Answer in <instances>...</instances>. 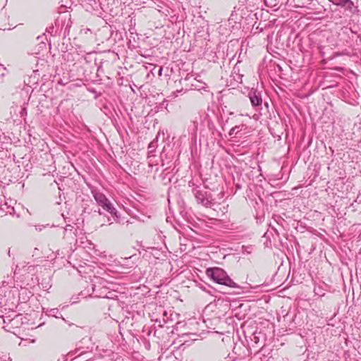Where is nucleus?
<instances>
[{
  "label": "nucleus",
  "instance_id": "1",
  "mask_svg": "<svg viewBox=\"0 0 361 361\" xmlns=\"http://www.w3.org/2000/svg\"><path fill=\"white\" fill-rule=\"evenodd\" d=\"M206 275L214 282L231 288H240V286L234 282L227 273L219 267H209L206 269Z\"/></svg>",
  "mask_w": 361,
  "mask_h": 361
},
{
  "label": "nucleus",
  "instance_id": "2",
  "mask_svg": "<svg viewBox=\"0 0 361 361\" xmlns=\"http://www.w3.org/2000/svg\"><path fill=\"white\" fill-rule=\"evenodd\" d=\"M92 193L93 197L98 204L102 207L104 210L109 212L114 218V221L116 222L119 221L118 213L107 197L103 193L99 192H92Z\"/></svg>",
  "mask_w": 361,
  "mask_h": 361
},
{
  "label": "nucleus",
  "instance_id": "3",
  "mask_svg": "<svg viewBox=\"0 0 361 361\" xmlns=\"http://www.w3.org/2000/svg\"><path fill=\"white\" fill-rule=\"evenodd\" d=\"M109 282L99 276H94L90 281V288L92 290V295L94 296L98 293V290H102L104 288Z\"/></svg>",
  "mask_w": 361,
  "mask_h": 361
},
{
  "label": "nucleus",
  "instance_id": "4",
  "mask_svg": "<svg viewBox=\"0 0 361 361\" xmlns=\"http://www.w3.org/2000/svg\"><path fill=\"white\" fill-rule=\"evenodd\" d=\"M248 97L252 107L262 109V97L260 91L252 89L248 93Z\"/></svg>",
  "mask_w": 361,
  "mask_h": 361
},
{
  "label": "nucleus",
  "instance_id": "5",
  "mask_svg": "<svg viewBox=\"0 0 361 361\" xmlns=\"http://www.w3.org/2000/svg\"><path fill=\"white\" fill-rule=\"evenodd\" d=\"M93 343L92 341V338L89 336H85L82 338L78 343L77 347L74 351H71L69 353L71 355H75L77 352L81 350V348H85L86 350H92L93 349Z\"/></svg>",
  "mask_w": 361,
  "mask_h": 361
},
{
  "label": "nucleus",
  "instance_id": "6",
  "mask_svg": "<svg viewBox=\"0 0 361 361\" xmlns=\"http://www.w3.org/2000/svg\"><path fill=\"white\" fill-rule=\"evenodd\" d=\"M12 313L14 314V316L10 320V326H8V324L5 325L4 326V329L7 331L15 333L13 330L19 328V326L23 324V317L22 314H16L15 312Z\"/></svg>",
  "mask_w": 361,
  "mask_h": 361
},
{
  "label": "nucleus",
  "instance_id": "7",
  "mask_svg": "<svg viewBox=\"0 0 361 361\" xmlns=\"http://www.w3.org/2000/svg\"><path fill=\"white\" fill-rule=\"evenodd\" d=\"M193 194L197 203L202 204L206 207H210L212 204V201L207 196V194L202 190L194 189Z\"/></svg>",
  "mask_w": 361,
  "mask_h": 361
},
{
  "label": "nucleus",
  "instance_id": "8",
  "mask_svg": "<svg viewBox=\"0 0 361 361\" xmlns=\"http://www.w3.org/2000/svg\"><path fill=\"white\" fill-rule=\"evenodd\" d=\"M334 5L345 8L346 11H348L351 13H355V9L356 7L354 5V3L351 0H329Z\"/></svg>",
  "mask_w": 361,
  "mask_h": 361
},
{
  "label": "nucleus",
  "instance_id": "9",
  "mask_svg": "<svg viewBox=\"0 0 361 361\" xmlns=\"http://www.w3.org/2000/svg\"><path fill=\"white\" fill-rule=\"evenodd\" d=\"M115 293L109 290L107 285L102 290H98V293L94 296V298H114Z\"/></svg>",
  "mask_w": 361,
  "mask_h": 361
},
{
  "label": "nucleus",
  "instance_id": "10",
  "mask_svg": "<svg viewBox=\"0 0 361 361\" xmlns=\"http://www.w3.org/2000/svg\"><path fill=\"white\" fill-rule=\"evenodd\" d=\"M93 204L94 203L92 200H82L81 203L82 214H90L92 212V209L90 208V205Z\"/></svg>",
  "mask_w": 361,
  "mask_h": 361
},
{
  "label": "nucleus",
  "instance_id": "11",
  "mask_svg": "<svg viewBox=\"0 0 361 361\" xmlns=\"http://www.w3.org/2000/svg\"><path fill=\"white\" fill-rule=\"evenodd\" d=\"M244 126V125H240L233 127L228 132V135L230 137H235L239 132L242 130Z\"/></svg>",
  "mask_w": 361,
  "mask_h": 361
},
{
  "label": "nucleus",
  "instance_id": "12",
  "mask_svg": "<svg viewBox=\"0 0 361 361\" xmlns=\"http://www.w3.org/2000/svg\"><path fill=\"white\" fill-rule=\"evenodd\" d=\"M157 139L154 140L152 141L148 146V154L149 156H152V154L155 152L157 147Z\"/></svg>",
  "mask_w": 361,
  "mask_h": 361
},
{
  "label": "nucleus",
  "instance_id": "13",
  "mask_svg": "<svg viewBox=\"0 0 361 361\" xmlns=\"http://www.w3.org/2000/svg\"><path fill=\"white\" fill-rule=\"evenodd\" d=\"M91 293H92V290L90 288V283L87 285V287H85V288L83 290H82L80 292V295L82 298H87V297H93L94 298V295H92Z\"/></svg>",
  "mask_w": 361,
  "mask_h": 361
},
{
  "label": "nucleus",
  "instance_id": "14",
  "mask_svg": "<svg viewBox=\"0 0 361 361\" xmlns=\"http://www.w3.org/2000/svg\"><path fill=\"white\" fill-rule=\"evenodd\" d=\"M133 257V256H130L129 258L123 259V262H122V266H126L127 267H133V264H131L130 263V260L129 259H131Z\"/></svg>",
  "mask_w": 361,
  "mask_h": 361
},
{
  "label": "nucleus",
  "instance_id": "15",
  "mask_svg": "<svg viewBox=\"0 0 361 361\" xmlns=\"http://www.w3.org/2000/svg\"><path fill=\"white\" fill-rule=\"evenodd\" d=\"M13 317L9 314V315H7V316H3V320H4V324H6V325L8 324V326H10V320Z\"/></svg>",
  "mask_w": 361,
  "mask_h": 361
},
{
  "label": "nucleus",
  "instance_id": "16",
  "mask_svg": "<svg viewBox=\"0 0 361 361\" xmlns=\"http://www.w3.org/2000/svg\"><path fill=\"white\" fill-rule=\"evenodd\" d=\"M13 317L9 314V315H7V316H3V320H4V324H6V325L8 324V326H10V320Z\"/></svg>",
  "mask_w": 361,
  "mask_h": 361
},
{
  "label": "nucleus",
  "instance_id": "17",
  "mask_svg": "<svg viewBox=\"0 0 361 361\" xmlns=\"http://www.w3.org/2000/svg\"><path fill=\"white\" fill-rule=\"evenodd\" d=\"M23 268H26L27 272L32 273L35 271V267L33 265L25 266L23 264Z\"/></svg>",
  "mask_w": 361,
  "mask_h": 361
},
{
  "label": "nucleus",
  "instance_id": "18",
  "mask_svg": "<svg viewBox=\"0 0 361 361\" xmlns=\"http://www.w3.org/2000/svg\"><path fill=\"white\" fill-rule=\"evenodd\" d=\"M49 224L44 226V225H37L35 226V230L38 232H40L42 231L44 228H46L47 226H48Z\"/></svg>",
  "mask_w": 361,
  "mask_h": 361
},
{
  "label": "nucleus",
  "instance_id": "19",
  "mask_svg": "<svg viewBox=\"0 0 361 361\" xmlns=\"http://www.w3.org/2000/svg\"><path fill=\"white\" fill-rule=\"evenodd\" d=\"M92 350H86L85 348H81V350L77 352L78 355L77 356H81L83 354H85L87 353L91 352Z\"/></svg>",
  "mask_w": 361,
  "mask_h": 361
},
{
  "label": "nucleus",
  "instance_id": "20",
  "mask_svg": "<svg viewBox=\"0 0 361 361\" xmlns=\"http://www.w3.org/2000/svg\"><path fill=\"white\" fill-rule=\"evenodd\" d=\"M42 288L44 290H47L51 287V285H49V283H41Z\"/></svg>",
  "mask_w": 361,
  "mask_h": 361
},
{
  "label": "nucleus",
  "instance_id": "21",
  "mask_svg": "<svg viewBox=\"0 0 361 361\" xmlns=\"http://www.w3.org/2000/svg\"><path fill=\"white\" fill-rule=\"evenodd\" d=\"M39 249L35 247L34 248L33 251H32V257H39Z\"/></svg>",
  "mask_w": 361,
  "mask_h": 361
},
{
  "label": "nucleus",
  "instance_id": "22",
  "mask_svg": "<svg viewBox=\"0 0 361 361\" xmlns=\"http://www.w3.org/2000/svg\"><path fill=\"white\" fill-rule=\"evenodd\" d=\"M242 77H243V75L237 74V77H235V76H234V79H235L237 82H242Z\"/></svg>",
  "mask_w": 361,
  "mask_h": 361
},
{
  "label": "nucleus",
  "instance_id": "23",
  "mask_svg": "<svg viewBox=\"0 0 361 361\" xmlns=\"http://www.w3.org/2000/svg\"><path fill=\"white\" fill-rule=\"evenodd\" d=\"M264 1H265V3H266V4L269 3V4H270L271 6H276V5H277V4H276V3H274V4H273L274 1H273L272 0H264Z\"/></svg>",
  "mask_w": 361,
  "mask_h": 361
},
{
  "label": "nucleus",
  "instance_id": "24",
  "mask_svg": "<svg viewBox=\"0 0 361 361\" xmlns=\"http://www.w3.org/2000/svg\"><path fill=\"white\" fill-rule=\"evenodd\" d=\"M264 1H265V3H266V4L269 3V4H270L271 6H276V5H277V4H276V3H274V4H273L274 1H273L272 0H264Z\"/></svg>",
  "mask_w": 361,
  "mask_h": 361
},
{
  "label": "nucleus",
  "instance_id": "25",
  "mask_svg": "<svg viewBox=\"0 0 361 361\" xmlns=\"http://www.w3.org/2000/svg\"><path fill=\"white\" fill-rule=\"evenodd\" d=\"M164 151H165V147H164L163 150H162V152L161 153V159L162 161H164V157L165 156L164 155Z\"/></svg>",
  "mask_w": 361,
  "mask_h": 361
},
{
  "label": "nucleus",
  "instance_id": "26",
  "mask_svg": "<svg viewBox=\"0 0 361 361\" xmlns=\"http://www.w3.org/2000/svg\"><path fill=\"white\" fill-rule=\"evenodd\" d=\"M162 71H163V68H162V67H161V68L159 69V71H158V75H159V76H161V74H162Z\"/></svg>",
  "mask_w": 361,
  "mask_h": 361
},
{
  "label": "nucleus",
  "instance_id": "27",
  "mask_svg": "<svg viewBox=\"0 0 361 361\" xmlns=\"http://www.w3.org/2000/svg\"><path fill=\"white\" fill-rule=\"evenodd\" d=\"M25 341H29V343H35V339H26Z\"/></svg>",
  "mask_w": 361,
  "mask_h": 361
},
{
  "label": "nucleus",
  "instance_id": "28",
  "mask_svg": "<svg viewBox=\"0 0 361 361\" xmlns=\"http://www.w3.org/2000/svg\"><path fill=\"white\" fill-rule=\"evenodd\" d=\"M53 30H54V27H50L49 29H47L48 32H51V33L53 32Z\"/></svg>",
  "mask_w": 361,
  "mask_h": 361
},
{
  "label": "nucleus",
  "instance_id": "29",
  "mask_svg": "<svg viewBox=\"0 0 361 361\" xmlns=\"http://www.w3.org/2000/svg\"><path fill=\"white\" fill-rule=\"evenodd\" d=\"M236 70H237V67H236V66H235V67L233 68V74L235 73Z\"/></svg>",
  "mask_w": 361,
  "mask_h": 361
},
{
  "label": "nucleus",
  "instance_id": "30",
  "mask_svg": "<svg viewBox=\"0 0 361 361\" xmlns=\"http://www.w3.org/2000/svg\"><path fill=\"white\" fill-rule=\"evenodd\" d=\"M94 212H98L99 214H102V212H101V210H100V209H99L97 211V210H95Z\"/></svg>",
  "mask_w": 361,
  "mask_h": 361
},
{
  "label": "nucleus",
  "instance_id": "31",
  "mask_svg": "<svg viewBox=\"0 0 361 361\" xmlns=\"http://www.w3.org/2000/svg\"><path fill=\"white\" fill-rule=\"evenodd\" d=\"M8 255L10 257L11 256V251H10V248L8 249Z\"/></svg>",
  "mask_w": 361,
  "mask_h": 361
},
{
  "label": "nucleus",
  "instance_id": "32",
  "mask_svg": "<svg viewBox=\"0 0 361 361\" xmlns=\"http://www.w3.org/2000/svg\"><path fill=\"white\" fill-rule=\"evenodd\" d=\"M265 104V106H266V107H267V108H268V107H269V104H268V103H267V102H265V104Z\"/></svg>",
  "mask_w": 361,
  "mask_h": 361
},
{
  "label": "nucleus",
  "instance_id": "33",
  "mask_svg": "<svg viewBox=\"0 0 361 361\" xmlns=\"http://www.w3.org/2000/svg\"><path fill=\"white\" fill-rule=\"evenodd\" d=\"M20 269V266H19V265H17V266H16V269Z\"/></svg>",
  "mask_w": 361,
  "mask_h": 361
}]
</instances>
